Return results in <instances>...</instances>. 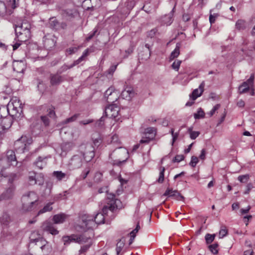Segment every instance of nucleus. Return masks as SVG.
Returning <instances> with one entry per match:
<instances>
[{
    "mask_svg": "<svg viewBox=\"0 0 255 255\" xmlns=\"http://www.w3.org/2000/svg\"><path fill=\"white\" fill-rule=\"evenodd\" d=\"M89 154L90 157L88 159H86V157H84L85 154L84 153H80L73 156L69 162V167L72 170L80 168L82 166L85 160L87 161H90L95 155L93 151L90 152Z\"/></svg>",
    "mask_w": 255,
    "mask_h": 255,
    "instance_id": "20e7f679",
    "label": "nucleus"
},
{
    "mask_svg": "<svg viewBox=\"0 0 255 255\" xmlns=\"http://www.w3.org/2000/svg\"><path fill=\"white\" fill-rule=\"evenodd\" d=\"M103 177V174L102 172H97L95 173L94 176V180L96 182H99L101 181Z\"/></svg>",
    "mask_w": 255,
    "mask_h": 255,
    "instance_id": "864d4df0",
    "label": "nucleus"
},
{
    "mask_svg": "<svg viewBox=\"0 0 255 255\" xmlns=\"http://www.w3.org/2000/svg\"><path fill=\"white\" fill-rule=\"evenodd\" d=\"M54 223L50 221L46 220L42 223L41 226V229L43 231L49 233L52 235H56L59 234Z\"/></svg>",
    "mask_w": 255,
    "mask_h": 255,
    "instance_id": "6e6552de",
    "label": "nucleus"
},
{
    "mask_svg": "<svg viewBox=\"0 0 255 255\" xmlns=\"http://www.w3.org/2000/svg\"><path fill=\"white\" fill-rule=\"evenodd\" d=\"M121 205V201L116 199L114 194H108L106 204L102 208V213H97L95 216L87 214H81L80 218L82 223L80 227L83 231H86L93 229L96 224L104 223L105 216L113 219L115 217V211L120 208Z\"/></svg>",
    "mask_w": 255,
    "mask_h": 255,
    "instance_id": "f257e3e1",
    "label": "nucleus"
},
{
    "mask_svg": "<svg viewBox=\"0 0 255 255\" xmlns=\"http://www.w3.org/2000/svg\"><path fill=\"white\" fill-rule=\"evenodd\" d=\"M28 181L30 185L37 184L39 185L44 183V178L42 174H36L35 172H30L28 177Z\"/></svg>",
    "mask_w": 255,
    "mask_h": 255,
    "instance_id": "9d476101",
    "label": "nucleus"
},
{
    "mask_svg": "<svg viewBox=\"0 0 255 255\" xmlns=\"http://www.w3.org/2000/svg\"><path fill=\"white\" fill-rule=\"evenodd\" d=\"M214 238L215 235H210L209 234H207L205 236V240L207 244H208L211 243L214 241Z\"/></svg>",
    "mask_w": 255,
    "mask_h": 255,
    "instance_id": "3c124183",
    "label": "nucleus"
},
{
    "mask_svg": "<svg viewBox=\"0 0 255 255\" xmlns=\"http://www.w3.org/2000/svg\"><path fill=\"white\" fill-rule=\"evenodd\" d=\"M250 179V175L249 174H245V175H240L238 177V179L240 182L241 183H246L248 181V180Z\"/></svg>",
    "mask_w": 255,
    "mask_h": 255,
    "instance_id": "49530a36",
    "label": "nucleus"
},
{
    "mask_svg": "<svg viewBox=\"0 0 255 255\" xmlns=\"http://www.w3.org/2000/svg\"><path fill=\"white\" fill-rule=\"evenodd\" d=\"M205 87V82L203 81L199 86L198 89L194 90L192 94L190 95V98L193 101H195L198 97H200L204 91Z\"/></svg>",
    "mask_w": 255,
    "mask_h": 255,
    "instance_id": "a211bd4d",
    "label": "nucleus"
},
{
    "mask_svg": "<svg viewBox=\"0 0 255 255\" xmlns=\"http://www.w3.org/2000/svg\"><path fill=\"white\" fill-rule=\"evenodd\" d=\"M228 230L226 227H222L219 232V236L220 238H223L227 235Z\"/></svg>",
    "mask_w": 255,
    "mask_h": 255,
    "instance_id": "6e6d98bb",
    "label": "nucleus"
},
{
    "mask_svg": "<svg viewBox=\"0 0 255 255\" xmlns=\"http://www.w3.org/2000/svg\"><path fill=\"white\" fill-rule=\"evenodd\" d=\"M72 68H73L72 64L68 65L66 64H64L58 69L57 72L58 73V74L60 75L63 73L65 72V71H66L67 70L70 69Z\"/></svg>",
    "mask_w": 255,
    "mask_h": 255,
    "instance_id": "58836bf2",
    "label": "nucleus"
},
{
    "mask_svg": "<svg viewBox=\"0 0 255 255\" xmlns=\"http://www.w3.org/2000/svg\"><path fill=\"white\" fill-rule=\"evenodd\" d=\"M8 4L6 6L5 4L0 1V15L4 16L5 15H10L12 13V9L18 6V0H6Z\"/></svg>",
    "mask_w": 255,
    "mask_h": 255,
    "instance_id": "39448f33",
    "label": "nucleus"
},
{
    "mask_svg": "<svg viewBox=\"0 0 255 255\" xmlns=\"http://www.w3.org/2000/svg\"><path fill=\"white\" fill-rule=\"evenodd\" d=\"M218 244L217 243H214L210 245L209 246V249L213 254L216 255L218 253Z\"/></svg>",
    "mask_w": 255,
    "mask_h": 255,
    "instance_id": "c03bdc74",
    "label": "nucleus"
},
{
    "mask_svg": "<svg viewBox=\"0 0 255 255\" xmlns=\"http://www.w3.org/2000/svg\"><path fill=\"white\" fill-rule=\"evenodd\" d=\"M12 125V121L9 117L4 116L0 120V129L4 130L8 129Z\"/></svg>",
    "mask_w": 255,
    "mask_h": 255,
    "instance_id": "6ab92c4d",
    "label": "nucleus"
},
{
    "mask_svg": "<svg viewBox=\"0 0 255 255\" xmlns=\"http://www.w3.org/2000/svg\"><path fill=\"white\" fill-rule=\"evenodd\" d=\"M67 191H64L63 193H59L55 196V198L56 200L65 199L66 198Z\"/></svg>",
    "mask_w": 255,
    "mask_h": 255,
    "instance_id": "052dcab7",
    "label": "nucleus"
},
{
    "mask_svg": "<svg viewBox=\"0 0 255 255\" xmlns=\"http://www.w3.org/2000/svg\"><path fill=\"white\" fill-rule=\"evenodd\" d=\"M91 237L89 236V237H86L84 235H81L78 236V243L79 244H83L88 242V240L90 239Z\"/></svg>",
    "mask_w": 255,
    "mask_h": 255,
    "instance_id": "79ce46f5",
    "label": "nucleus"
},
{
    "mask_svg": "<svg viewBox=\"0 0 255 255\" xmlns=\"http://www.w3.org/2000/svg\"><path fill=\"white\" fill-rule=\"evenodd\" d=\"M13 70L17 73H22L24 69V64L23 62H17L13 64Z\"/></svg>",
    "mask_w": 255,
    "mask_h": 255,
    "instance_id": "c85d7f7f",
    "label": "nucleus"
},
{
    "mask_svg": "<svg viewBox=\"0 0 255 255\" xmlns=\"http://www.w3.org/2000/svg\"><path fill=\"white\" fill-rule=\"evenodd\" d=\"M11 221V218L8 214L4 212L2 217L0 218V222L1 224L7 226Z\"/></svg>",
    "mask_w": 255,
    "mask_h": 255,
    "instance_id": "bb28decb",
    "label": "nucleus"
},
{
    "mask_svg": "<svg viewBox=\"0 0 255 255\" xmlns=\"http://www.w3.org/2000/svg\"><path fill=\"white\" fill-rule=\"evenodd\" d=\"M134 95V92L133 88L130 87H127L122 92L121 96L123 99L130 100Z\"/></svg>",
    "mask_w": 255,
    "mask_h": 255,
    "instance_id": "aec40b11",
    "label": "nucleus"
},
{
    "mask_svg": "<svg viewBox=\"0 0 255 255\" xmlns=\"http://www.w3.org/2000/svg\"><path fill=\"white\" fill-rule=\"evenodd\" d=\"M199 162V160L197 157L195 156H192L191 157V160L189 163L190 165L193 167L196 166L197 163Z\"/></svg>",
    "mask_w": 255,
    "mask_h": 255,
    "instance_id": "603ef678",
    "label": "nucleus"
},
{
    "mask_svg": "<svg viewBox=\"0 0 255 255\" xmlns=\"http://www.w3.org/2000/svg\"><path fill=\"white\" fill-rule=\"evenodd\" d=\"M117 92H118V91H117L115 89L114 87L111 86L105 92L104 97L105 99H106L108 97H109L110 96H111L113 93H115Z\"/></svg>",
    "mask_w": 255,
    "mask_h": 255,
    "instance_id": "ea45409f",
    "label": "nucleus"
},
{
    "mask_svg": "<svg viewBox=\"0 0 255 255\" xmlns=\"http://www.w3.org/2000/svg\"><path fill=\"white\" fill-rule=\"evenodd\" d=\"M163 195L165 196L173 197L176 200L180 201L184 199V197L177 190H173L170 188H167Z\"/></svg>",
    "mask_w": 255,
    "mask_h": 255,
    "instance_id": "2eb2a0df",
    "label": "nucleus"
},
{
    "mask_svg": "<svg viewBox=\"0 0 255 255\" xmlns=\"http://www.w3.org/2000/svg\"><path fill=\"white\" fill-rule=\"evenodd\" d=\"M90 171V170L89 168H85L81 173L80 175V177L82 179H85L87 177V175L89 174Z\"/></svg>",
    "mask_w": 255,
    "mask_h": 255,
    "instance_id": "13d9d810",
    "label": "nucleus"
},
{
    "mask_svg": "<svg viewBox=\"0 0 255 255\" xmlns=\"http://www.w3.org/2000/svg\"><path fill=\"white\" fill-rule=\"evenodd\" d=\"M21 28H15L16 37L18 41L25 42L30 37V30H25L21 32Z\"/></svg>",
    "mask_w": 255,
    "mask_h": 255,
    "instance_id": "9b49d317",
    "label": "nucleus"
},
{
    "mask_svg": "<svg viewBox=\"0 0 255 255\" xmlns=\"http://www.w3.org/2000/svg\"><path fill=\"white\" fill-rule=\"evenodd\" d=\"M174 9L175 7L172 9L171 11L168 14L165 15L162 17V22L164 24L169 25L172 23Z\"/></svg>",
    "mask_w": 255,
    "mask_h": 255,
    "instance_id": "5701e85b",
    "label": "nucleus"
},
{
    "mask_svg": "<svg viewBox=\"0 0 255 255\" xmlns=\"http://www.w3.org/2000/svg\"><path fill=\"white\" fill-rule=\"evenodd\" d=\"M128 152L126 148L122 146H118L109 154V157L114 165L120 166L125 163L128 158Z\"/></svg>",
    "mask_w": 255,
    "mask_h": 255,
    "instance_id": "7ed1b4c3",
    "label": "nucleus"
},
{
    "mask_svg": "<svg viewBox=\"0 0 255 255\" xmlns=\"http://www.w3.org/2000/svg\"><path fill=\"white\" fill-rule=\"evenodd\" d=\"M220 107V104H217L213 108V109L211 110V111L209 112V114L210 115V116L211 117L212 116L215 112L218 110Z\"/></svg>",
    "mask_w": 255,
    "mask_h": 255,
    "instance_id": "69168bd1",
    "label": "nucleus"
},
{
    "mask_svg": "<svg viewBox=\"0 0 255 255\" xmlns=\"http://www.w3.org/2000/svg\"><path fill=\"white\" fill-rule=\"evenodd\" d=\"M38 205L37 203H32L30 202H22V210L24 212H29L33 210L37 205Z\"/></svg>",
    "mask_w": 255,
    "mask_h": 255,
    "instance_id": "b1692460",
    "label": "nucleus"
},
{
    "mask_svg": "<svg viewBox=\"0 0 255 255\" xmlns=\"http://www.w3.org/2000/svg\"><path fill=\"white\" fill-rule=\"evenodd\" d=\"M181 44L179 43H177L176 44V47L174 50L171 52L170 54V60H173L175 58H177L180 54V48Z\"/></svg>",
    "mask_w": 255,
    "mask_h": 255,
    "instance_id": "2f4dec72",
    "label": "nucleus"
},
{
    "mask_svg": "<svg viewBox=\"0 0 255 255\" xmlns=\"http://www.w3.org/2000/svg\"><path fill=\"white\" fill-rule=\"evenodd\" d=\"M44 45L46 48H51L55 45V41L53 38V36L47 35L44 37Z\"/></svg>",
    "mask_w": 255,
    "mask_h": 255,
    "instance_id": "4be33fe9",
    "label": "nucleus"
},
{
    "mask_svg": "<svg viewBox=\"0 0 255 255\" xmlns=\"http://www.w3.org/2000/svg\"><path fill=\"white\" fill-rule=\"evenodd\" d=\"M78 116H79L78 114H75L74 115H73L71 117L67 119L65 121L64 123L67 124V123H69L73 122L75 121L77 119Z\"/></svg>",
    "mask_w": 255,
    "mask_h": 255,
    "instance_id": "680f3d73",
    "label": "nucleus"
},
{
    "mask_svg": "<svg viewBox=\"0 0 255 255\" xmlns=\"http://www.w3.org/2000/svg\"><path fill=\"white\" fill-rule=\"evenodd\" d=\"M219 16L218 13H210L209 16V21L212 24L214 23L216 20V18Z\"/></svg>",
    "mask_w": 255,
    "mask_h": 255,
    "instance_id": "bf43d9fd",
    "label": "nucleus"
},
{
    "mask_svg": "<svg viewBox=\"0 0 255 255\" xmlns=\"http://www.w3.org/2000/svg\"><path fill=\"white\" fill-rule=\"evenodd\" d=\"M246 27V21L242 19L238 20L236 23V28L238 30H243Z\"/></svg>",
    "mask_w": 255,
    "mask_h": 255,
    "instance_id": "4c0bfd02",
    "label": "nucleus"
},
{
    "mask_svg": "<svg viewBox=\"0 0 255 255\" xmlns=\"http://www.w3.org/2000/svg\"><path fill=\"white\" fill-rule=\"evenodd\" d=\"M140 229L139 224L138 223L136 225V228L132 230L131 232L129 233L130 235V240L129 241V245H130L133 242V240L136 237V234L139 231V230Z\"/></svg>",
    "mask_w": 255,
    "mask_h": 255,
    "instance_id": "7c9ffc66",
    "label": "nucleus"
},
{
    "mask_svg": "<svg viewBox=\"0 0 255 255\" xmlns=\"http://www.w3.org/2000/svg\"><path fill=\"white\" fill-rule=\"evenodd\" d=\"M38 201V196L33 191H30L24 195H23L21 198L22 202H30L32 203H37Z\"/></svg>",
    "mask_w": 255,
    "mask_h": 255,
    "instance_id": "f8f14e48",
    "label": "nucleus"
},
{
    "mask_svg": "<svg viewBox=\"0 0 255 255\" xmlns=\"http://www.w3.org/2000/svg\"><path fill=\"white\" fill-rule=\"evenodd\" d=\"M90 247V244L82 246L81 247L80 250L79 251L80 253L81 254L85 253L89 249Z\"/></svg>",
    "mask_w": 255,
    "mask_h": 255,
    "instance_id": "774afa93",
    "label": "nucleus"
},
{
    "mask_svg": "<svg viewBox=\"0 0 255 255\" xmlns=\"http://www.w3.org/2000/svg\"><path fill=\"white\" fill-rule=\"evenodd\" d=\"M117 67V65L111 66L110 67V68L108 69V70L107 71V72L108 73V74H110V75H113V73H114V72L115 71V70H116Z\"/></svg>",
    "mask_w": 255,
    "mask_h": 255,
    "instance_id": "338daca9",
    "label": "nucleus"
},
{
    "mask_svg": "<svg viewBox=\"0 0 255 255\" xmlns=\"http://www.w3.org/2000/svg\"><path fill=\"white\" fill-rule=\"evenodd\" d=\"M52 204L53 203L51 202L47 203L42 209H41L38 211L37 216L46 213L47 212H50L52 211V210L53 209V208L52 207Z\"/></svg>",
    "mask_w": 255,
    "mask_h": 255,
    "instance_id": "473e14b6",
    "label": "nucleus"
},
{
    "mask_svg": "<svg viewBox=\"0 0 255 255\" xmlns=\"http://www.w3.org/2000/svg\"><path fill=\"white\" fill-rule=\"evenodd\" d=\"M68 215L64 213H60L55 215L53 216L52 221L55 224L63 223L67 218Z\"/></svg>",
    "mask_w": 255,
    "mask_h": 255,
    "instance_id": "412c9836",
    "label": "nucleus"
},
{
    "mask_svg": "<svg viewBox=\"0 0 255 255\" xmlns=\"http://www.w3.org/2000/svg\"><path fill=\"white\" fill-rule=\"evenodd\" d=\"M37 233L33 232L31 234L30 237V242L31 243H35V244L39 247L42 250H43L46 246L47 242L43 238L39 237L38 238L34 239L33 237Z\"/></svg>",
    "mask_w": 255,
    "mask_h": 255,
    "instance_id": "ddd939ff",
    "label": "nucleus"
},
{
    "mask_svg": "<svg viewBox=\"0 0 255 255\" xmlns=\"http://www.w3.org/2000/svg\"><path fill=\"white\" fill-rule=\"evenodd\" d=\"M184 158V156L183 155H177L175 156V157L173 159L172 161L173 162H179L183 160Z\"/></svg>",
    "mask_w": 255,
    "mask_h": 255,
    "instance_id": "0e129e2a",
    "label": "nucleus"
},
{
    "mask_svg": "<svg viewBox=\"0 0 255 255\" xmlns=\"http://www.w3.org/2000/svg\"><path fill=\"white\" fill-rule=\"evenodd\" d=\"M15 187L10 186L0 195V201L9 200L13 198L14 194Z\"/></svg>",
    "mask_w": 255,
    "mask_h": 255,
    "instance_id": "4468645a",
    "label": "nucleus"
},
{
    "mask_svg": "<svg viewBox=\"0 0 255 255\" xmlns=\"http://www.w3.org/2000/svg\"><path fill=\"white\" fill-rule=\"evenodd\" d=\"M205 113L201 108L198 109L197 113L194 114V117L195 119H199L204 118Z\"/></svg>",
    "mask_w": 255,
    "mask_h": 255,
    "instance_id": "a18cd8bd",
    "label": "nucleus"
},
{
    "mask_svg": "<svg viewBox=\"0 0 255 255\" xmlns=\"http://www.w3.org/2000/svg\"><path fill=\"white\" fill-rule=\"evenodd\" d=\"M50 158V155L39 156L34 163L39 169H42L46 165L47 159Z\"/></svg>",
    "mask_w": 255,
    "mask_h": 255,
    "instance_id": "f3484780",
    "label": "nucleus"
},
{
    "mask_svg": "<svg viewBox=\"0 0 255 255\" xmlns=\"http://www.w3.org/2000/svg\"><path fill=\"white\" fill-rule=\"evenodd\" d=\"M155 132H156V129L154 128H151V127L147 128L145 129V133L146 134L148 133V134H152L151 138H153L154 137V136L155 135Z\"/></svg>",
    "mask_w": 255,
    "mask_h": 255,
    "instance_id": "09e8293b",
    "label": "nucleus"
},
{
    "mask_svg": "<svg viewBox=\"0 0 255 255\" xmlns=\"http://www.w3.org/2000/svg\"><path fill=\"white\" fill-rule=\"evenodd\" d=\"M6 158L8 162H15V165H16L17 162L14 151L12 150H9L6 152Z\"/></svg>",
    "mask_w": 255,
    "mask_h": 255,
    "instance_id": "a878e982",
    "label": "nucleus"
},
{
    "mask_svg": "<svg viewBox=\"0 0 255 255\" xmlns=\"http://www.w3.org/2000/svg\"><path fill=\"white\" fill-rule=\"evenodd\" d=\"M255 74H252L250 78L246 81L244 82L239 87L238 92L240 94H243L248 92L250 88L254 85Z\"/></svg>",
    "mask_w": 255,
    "mask_h": 255,
    "instance_id": "0eeeda50",
    "label": "nucleus"
},
{
    "mask_svg": "<svg viewBox=\"0 0 255 255\" xmlns=\"http://www.w3.org/2000/svg\"><path fill=\"white\" fill-rule=\"evenodd\" d=\"M181 62L182 61L179 60L175 61L171 65L172 68L176 71H178Z\"/></svg>",
    "mask_w": 255,
    "mask_h": 255,
    "instance_id": "8fccbe9b",
    "label": "nucleus"
},
{
    "mask_svg": "<svg viewBox=\"0 0 255 255\" xmlns=\"http://www.w3.org/2000/svg\"><path fill=\"white\" fill-rule=\"evenodd\" d=\"M120 142H119V137L117 134L113 135L111 137V144H119Z\"/></svg>",
    "mask_w": 255,
    "mask_h": 255,
    "instance_id": "e2e57ef3",
    "label": "nucleus"
},
{
    "mask_svg": "<svg viewBox=\"0 0 255 255\" xmlns=\"http://www.w3.org/2000/svg\"><path fill=\"white\" fill-rule=\"evenodd\" d=\"M55 108L51 106L48 110V115L50 117L54 118L56 116L55 112L54 111Z\"/></svg>",
    "mask_w": 255,
    "mask_h": 255,
    "instance_id": "5fc2aeb1",
    "label": "nucleus"
},
{
    "mask_svg": "<svg viewBox=\"0 0 255 255\" xmlns=\"http://www.w3.org/2000/svg\"><path fill=\"white\" fill-rule=\"evenodd\" d=\"M126 242L125 238H122L117 243L116 247L117 255H120V253L122 251Z\"/></svg>",
    "mask_w": 255,
    "mask_h": 255,
    "instance_id": "c756f323",
    "label": "nucleus"
},
{
    "mask_svg": "<svg viewBox=\"0 0 255 255\" xmlns=\"http://www.w3.org/2000/svg\"><path fill=\"white\" fill-rule=\"evenodd\" d=\"M53 176L55 177L58 181H61L65 178L68 179L69 176L61 171H55L53 172Z\"/></svg>",
    "mask_w": 255,
    "mask_h": 255,
    "instance_id": "393cba45",
    "label": "nucleus"
},
{
    "mask_svg": "<svg viewBox=\"0 0 255 255\" xmlns=\"http://www.w3.org/2000/svg\"><path fill=\"white\" fill-rule=\"evenodd\" d=\"M159 176L157 180V181L159 183H162L164 181V172L165 170V167L161 166L159 168Z\"/></svg>",
    "mask_w": 255,
    "mask_h": 255,
    "instance_id": "e433bc0d",
    "label": "nucleus"
},
{
    "mask_svg": "<svg viewBox=\"0 0 255 255\" xmlns=\"http://www.w3.org/2000/svg\"><path fill=\"white\" fill-rule=\"evenodd\" d=\"M14 27L15 28H21L20 29H22L23 27V28H24V30H30V25L28 23H27L26 22H22V23L20 25L15 24Z\"/></svg>",
    "mask_w": 255,
    "mask_h": 255,
    "instance_id": "37998d69",
    "label": "nucleus"
},
{
    "mask_svg": "<svg viewBox=\"0 0 255 255\" xmlns=\"http://www.w3.org/2000/svg\"><path fill=\"white\" fill-rule=\"evenodd\" d=\"M119 99V92H117L115 93H113L111 96L106 98V100L109 103H113L117 101Z\"/></svg>",
    "mask_w": 255,
    "mask_h": 255,
    "instance_id": "c9c22d12",
    "label": "nucleus"
},
{
    "mask_svg": "<svg viewBox=\"0 0 255 255\" xmlns=\"http://www.w3.org/2000/svg\"><path fill=\"white\" fill-rule=\"evenodd\" d=\"M255 186H254L253 184L252 183H249L246 185V189L244 191V194H248L251 190L254 188Z\"/></svg>",
    "mask_w": 255,
    "mask_h": 255,
    "instance_id": "4d7b16f0",
    "label": "nucleus"
},
{
    "mask_svg": "<svg viewBox=\"0 0 255 255\" xmlns=\"http://www.w3.org/2000/svg\"><path fill=\"white\" fill-rule=\"evenodd\" d=\"M64 80V77L60 74H51L50 76V82L52 86H55L60 84Z\"/></svg>",
    "mask_w": 255,
    "mask_h": 255,
    "instance_id": "dca6fc26",
    "label": "nucleus"
},
{
    "mask_svg": "<svg viewBox=\"0 0 255 255\" xmlns=\"http://www.w3.org/2000/svg\"><path fill=\"white\" fill-rule=\"evenodd\" d=\"M158 29L157 28H153L147 32V37L148 38H153L157 34Z\"/></svg>",
    "mask_w": 255,
    "mask_h": 255,
    "instance_id": "de8ad7c7",
    "label": "nucleus"
},
{
    "mask_svg": "<svg viewBox=\"0 0 255 255\" xmlns=\"http://www.w3.org/2000/svg\"><path fill=\"white\" fill-rule=\"evenodd\" d=\"M188 132L190 134V137L192 139H196L200 134L199 131H196L192 130V128H189L188 129Z\"/></svg>",
    "mask_w": 255,
    "mask_h": 255,
    "instance_id": "a19ab883",
    "label": "nucleus"
},
{
    "mask_svg": "<svg viewBox=\"0 0 255 255\" xmlns=\"http://www.w3.org/2000/svg\"><path fill=\"white\" fill-rule=\"evenodd\" d=\"M88 50H85L84 52L83 53L81 57H80L77 60L74 61L73 64H72L73 67L80 64L82 61H83L84 60L85 58L88 55Z\"/></svg>",
    "mask_w": 255,
    "mask_h": 255,
    "instance_id": "72a5a7b5",
    "label": "nucleus"
},
{
    "mask_svg": "<svg viewBox=\"0 0 255 255\" xmlns=\"http://www.w3.org/2000/svg\"><path fill=\"white\" fill-rule=\"evenodd\" d=\"M31 142V138H28L26 136H22L15 141L14 144V149L17 152L23 153L28 150L27 147Z\"/></svg>",
    "mask_w": 255,
    "mask_h": 255,
    "instance_id": "423d86ee",
    "label": "nucleus"
},
{
    "mask_svg": "<svg viewBox=\"0 0 255 255\" xmlns=\"http://www.w3.org/2000/svg\"><path fill=\"white\" fill-rule=\"evenodd\" d=\"M7 112L15 120H20L23 116V104L18 98L12 97L8 104Z\"/></svg>",
    "mask_w": 255,
    "mask_h": 255,
    "instance_id": "f03ea898",
    "label": "nucleus"
},
{
    "mask_svg": "<svg viewBox=\"0 0 255 255\" xmlns=\"http://www.w3.org/2000/svg\"><path fill=\"white\" fill-rule=\"evenodd\" d=\"M120 109L116 104H111L105 108L104 114L107 117L116 119L119 115Z\"/></svg>",
    "mask_w": 255,
    "mask_h": 255,
    "instance_id": "1a4fd4ad",
    "label": "nucleus"
},
{
    "mask_svg": "<svg viewBox=\"0 0 255 255\" xmlns=\"http://www.w3.org/2000/svg\"><path fill=\"white\" fill-rule=\"evenodd\" d=\"M63 241L64 242V244H68L72 242H76L78 243V236L72 235L70 236L64 237Z\"/></svg>",
    "mask_w": 255,
    "mask_h": 255,
    "instance_id": "cd10ccee",
    "label": "nucleus"
},
{
    "mask_svg": "<svg viewBox=\"0 0 255 255\" xmlns=\"http://www.w3.org/2000/svg\"><path fill=\"white\" fill-rule=\"evenodd\" d=\"M59 22L55 18H52L49 21L50 27L56 30H59Z\"/></svg>",
    "mask_w": 255,
    "mask_h": 255,
    "instance_id": "f704fd0d",
    "label": "nucleus"
}]
</instances>
